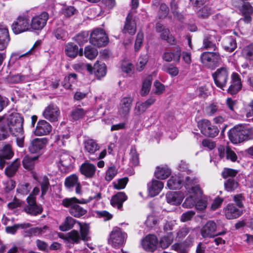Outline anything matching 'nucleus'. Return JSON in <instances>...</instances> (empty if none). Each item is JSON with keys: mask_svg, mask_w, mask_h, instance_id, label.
<instances>
[{"mask_svg": "<svg viewBox=\"0 0 253 253\" xmlns=\"http://www.w3.org/2000/svg\"><path fill=\"white\" fill-rule=\"evenodd\" d=\"M5 121L7 124H0V140L7 138L10 134L16 137L17 145H24L23 119L20 115L16 112L8 113L0 116V122Z\"/></svg>", "mask_w": 253, "mask_h": 253, "instance_id": "obj_1", "label": "nucleus"}, {"mask_svg": "<svg viewBox=\"0 0 253 253\" xmlns=\"http://www.w3.org/2000/svg\"><path fill=\"white\" fill-rule=\"evenodd\" d=\"M198 182V179L193 177L186 178L184 189L186 198L182 204L184 208L191 209L195 207L198 197L202 195V192Z\"/></svg>", "mask_w": 253, "mask_h": 253, "instance_id": "obj_2", "label": "nucleus"}, {"mask_svg": "<svg viewBox=\"0 0 253 253\" xmlns=\"http://www.w3.org/2000/svg\"><path fill=\"white\" fill-rule=\"evenodd\" d=\"M229 138L234 144L240 143L247 139H253V129L246 126H235L229 132Z\"/></svg>", "mask_w": 253, "mask_h": 253, "instance_id": "obj_3", "label": "nucleus"}, {"mask_svg": "<svg viewBox=\"0 0 253 253\" xmlns=\"http://www.w3.org/2000/svg\"><path fill=\"white\" fill-rule=\"evenodd\" d=\"M126 234L118 228H115L110 233L108 243L115 248L122 246L126 239Z\"/></svg>", "mask_w": 253, "mask_h": 253, "instance_id": "obj_4", "label": "nucleus"}, {"mask_svg": "<svg viewBox=\"0 0 253 253\" xmlns=\"http://www.w3.org/2000/svg\"><path fill=\"white\" fill-rule=\"evenodd\" d=\"M12 30L15 34L31 31L30 21L26 16H19L12 25Z\"/></svg>", "mask_w": 253, "mask_h": 253, "instance_id": "obj_5", "label": "nucleus"}, {"mask_svg": "<svg viewBox=\"0 0 253 253\" xmlns=\"http://www.w3.org/2000/svg\"><path fill=\"white\" fill-rule=\"evenodd\" d=\"M229 76V72L226 68L218 69L213 74L212 77L215 85L222 90H224Z\"/></svg>", "mask_w": 253, "mask_h": 253, "instance_id": "obj_6", "label": "nucleus"}, {"mask_svg": "<svg viewBox=\"0 0 253 253\" xmlns=\"http://www.w3.org/2000/svg\"><path fill=\"white\" fill-rule=\"evenodd\" d=\"M90 42L97 47L105 46L108 42V38L104 31L96 29L90 35Z\"/></svg>", "mask_w": 253, "mask_h": 253, "instance_id": "obj_7", "label": "nucleus"}, {"mask_svg": "<svg viewBox=\"0 0 253 253\" xmlns=\"http://www.w3.org/2000/svg\"><path fill=\"white\" fill-rule=\"evenodd\" d=\"M201 60L205 66L213 68L220 61V57L216 52H206L201 55Z\"/></svg>", "mask_w": 253, "mask_h": 253, "instance_id": "obj_8", "label": "nucleus"}, {"mask_svg": "<svg viewBox=\"0 0 253 253\" xmlns=\"http://www.w3.org/2000/svg\"><path fill=\"white\" fill-rule=\"evenodd\" d=\"M198 127L205 136L213 137L218 133V128L211 125L208 120H202L198 123Z\"/></svg>", "mask_w": 253, "mask_h": 253, "instance_id": "obj_9", "label": "nucleus"}, {"mask_svg": "<svg viewBox=\"0 0 253 253\" xmlns=\"http://www.w3.org/2000/svg\"><path fill=\"white\" fill-rule=\"evenodd\" d=\"M42 115L45 119L50 122H57L60 117V111L57 105L51 104L45 108Z\"/></svg>", "mask_w": 253, "mask_h": 253, "instance_id": "obj_10", "label": "nucleus"}, {"mask_svg": "<svg viewBox=\"0 0 253 253\" xmlns=\"http://www.w3.org/2000/svg\"><path fill=\"white\" fill-rule=\"evenodd\" d=\"M48 19V14L45 12H43L40 15L33 17L30 22L31 31H40L46 25Z\"/></svg>", "mask_w": 253, "mask_h": 253, "instance_id": "obj_11", "label": "nucleus"}, {"mask_svg": "<svg viewBox=\"0 0 253 253\" xmlns=\"http://www.w3.org/2000/svg\"><path fill=\"white\" fill-rule=\"evenodd\" d=\"M235 6L240 7L242 5L241 11L244 16V20L246 23H249L251 19V15L253 12V8L250 3L246 0H232Z\"/></svg>", "mask_w": 253, "mask_h": 253, "instance_id": "obj_12", "label": "nucleus"}, {"mask_svg": "<svg viewBox=\"0 0 253 253\" xmlns=\"http://www.w3.org/2000/svg\"><path fill=\"white\" fill-rule=\"evenodd\" d=\"M217 226L213 220L208 221L201 228V234L204 238H211L215 236Z\"/></svg>", "mask_w": 253, "mask_h": 253, "instance_id": "obj_13", "label": "nucleus"}, {"mask_svg": "<svg viewBox=\"0 0 253 253\" xmlns=\"http://www.w3.org/2000/svg\"><path fill=\"white\" fill-rule=\"evenodd\" d=\"M28 206L24 208L25 211L31 215H37L42 213V208L38 205L33 195L29 196L27 199Z\"/></svg>", "mask_w": 253, "mask_h": 253, "instance_id": "obj_14", "label": "nucleus"}, {"mask_svg": "<svg viewBox=\"0 0 253 253\" xmlns=\"http://www.w3.org/2000/svg\"><path fill=\"white\" fill-rule=\"evenodd\" d=\"M184 190V189H182L180 191L168 192L166 194L167 203L171 205H179L185 197Z\"/></svg>", "mask_w": 253, "mask_h": 253, "instance_id": "obj_15", "label": "nucleus"}, {"mask_svg": "<svg viewBox=\"0 0 253 253\" xmlns=\"http://www.w3.org/2000/svg\"><path fill=\"white\" fill-rule=\"evenodd\" d=\"M85 66L89 72L92 73L93 71L98 78L104 77L106 74V66L103 62L97 61L93 67L88 64H86Z\"/></svg>", "mask_w": 253, "mask_h": 253, "instance_id": "obj_16", "label": "nucleus"}, {"mask_svg": "<svg viewBox=\"0 0 253 253\" xmlns=\"http://www.w3.org/2000/svg\"><path fill=\"white\" fill-rule=\"evenodd\" d=\"M158 239L154 235L146 236L141 242L143 249L148 252H153L156 249Z\"/></svg>", "mask_w": 253, "mask_h": 253, "instance_id": "obj_17", "label": "nucleus"}, {"mask_svg": "<svg viewBox=\"0 0 253 253\" xmlns=\"http://www.w3.org/2000/svg\"><path fill=\"white\" fill-rule=\"evenodd\" d=\"M52 130V126L50 124L45 120H40L34 130V134L37 136L46 135L48 134Z\"/></svg>", "mask_w": 253, "mask_h": 253, "instance_id": "obj_18", "label": "nucleus"}, {"mask_svg": "<svg viewBox=\"0 0 253 253\" xmlns=\"http://www.w3.org/2000/svg\"><path fill=\"white\" fill-rule=\"evenodd\" d=\"M156 29L157 32L161 33L160 37L162 39L166 41L171 44L176 43L175 39L172 35L170 34L169 30L165 28L162 24L158 23L156 26Z\"/></svg>", "mask_w": 253, "mask_h": 253, "instance_id": "obj_19", "label": "nucleus"}, {"mask_svg": "<svg viewBox=\"0 0 253 253\" xmlns=\"http://www.w3.org/2000/svg\"><path fill=\"white\" fill-rule=\"evenodd\" d=\"M242 84L241 79L238 74L233 73L231 75V84L228 91L232 95L235 94L242 88Z\"/></svg>", "mask_w": 253, "mask_h": 253, "instance_id": "obj_20", "label": "nucleus"}, {"mask_svg": "<svg viewBox=\"0 0 253 253\" xmlns=\"http://www.w3.org/2000/svg\"><path fill=\"white\" fill-rule=\"evenodd\" d=\"M164 183L158 179H153L148 184V190L149 196L153 197L158 195L164 188Z\"/></svg>", "mask_w": 253, "mask_h": 253, "instance_id": "obj_21", "label": "nucleus"}, {"mask_svg": "<svg viewBox=\"0 0 253 253\" xmlns=\"http://www.w3.org/2000/svg\"><path fill=\"white\" fill-rule=\"evenodd\" d=\"M46 143L45 138H35L31 142L29 147V151L32 153H40L45 147Z\"/></svg>", "mask_w": 253, "mask_h": 253, "instance_id": "obj_22", "label": "nucleus"}, {"mask_svg": "<svg viewBox=\"0 0 253 253\" xmlns=\"http://www.w3.org/2000/svg\"><path fill=\"white\" fill-rule=\"evenodd\" d=\"M171 174V169L166 165H161L156 168L154 176L160 180L168 178Z\"/></svg>", "mask_w": 253, "mask_h": 253, "instance_id": "obj_23", "label": "nucleus"}, {"mask_svg": "<svg viewBox=\"0 0 253 253\" xmlns=\"http://www.w3.org/2000/svg\"><path fill=\"white\" fill-rule=\"evenodd\" d=\"M188 177L187 176V177ZM187 177L185 178V179ZM183 180V177H182L180 174L172 175L168 180L167 186L169 189L174 190L178 189L181 188L182 185H183L184 186L185 182L182 184ZM183 189H184V187Z\"/></svg>", "mask_w": 253, "mask_h": 253, "instance_id": "obj_24", "label": "nucleus"}, {"mask_svg": "<svg viewBox=\"0 0 253 253\" xmlns=\"http://www.w3.org/2000/svg\"><path fill=\"white\" fill-rule=\"evenodd\" d=\"M132 98L131 97L123 98L118 107V113L121 116H126L128 114L131 108Z\"/></svg>", "mask_w": 253, "mask_h": 253, "instance_id": "obj_25", "label": "nucleus"}, {"mask_svg": "<svg viewBox=\"0 0 253 253\" xmlns=\"http://www.w3.org/2000/svg\"><path fill=\"white\" fill-rule=\"evenodd\" d=\"M65 185L69 189L75 187L76 193L78 194L82 193L81 186L78 181V177L76 175L73 174L67 177L65 181Z\"/></svg>", "mask_w": 253, "mask_h": 253, "instance_id": "obj_26", "label": "nucleus"}, {"mask_svg": "<svg viewBox=\"0 0 253 253\" xmlns=\"http://www.w3.org/2000/svg\"><path fill=\"white\" fill-rule=\"evenodd\" d=\"M13 156L11 147L9 144L5 145L0 151V168L3 169L5 164V159H10Z\"/></svg>", "mask_w": 253, "mask_h": 253, "instance_id": "obj_27", "label": "nucleus"}, {"mask_svg": "<svg viewBox=\"0 0 253 253\" xmlns=\"http://www.w3.org/2000/svg\"><path fill=\"white\" fill-rule=\"evenodd\" d=\"M136 26L135 21L133 19L131 13H129L127 15L125 25L123 32L124 33H128L133 35L136 32Z\"/></svg>", "mask_w": 253, "mask_h": 253, "instance_id": "obj_28", "label": "nucleus"}, {"mask_svg": "<svg viewBox=\"0 0 253 253\" xmlns=\"http://www.w3.org/2000/svg\"><path fill=\"white\" fill-rule=\"evenodd\" d=\"M181 49L179 47H176L173 51H166L163 55V58L167 62L173 61L179 62L181 56Z\"/></svg>", "mask_w": 253, "mask_h": 253, "instance_id": "obj_29", "label": "nucleus"}, {"mask_svg": "<svg viewBox=\"0 0 253 253\" xmlns=\"http://www.w3.org/2000/svg\"><path fill=\"white\" fill-rule=\"evenodd\" d=\"M225 217L228 219H235L242 214L241 210L238 209L233 204H228L224 209Z\"/></svg>", "mask_w": 253, "mask_h": 253, "instance_id": "obj_30", "label": "nucleus"}, {"mask_svg": "<svg viewBox=\"0 0 253 253\" xmlns=\"http://www.w3.org/2000/svg\"><path fill=\"white\" fill-rule=\"evenodd\" d=\"M9 41V33L6 26L0 25V50L6 48Z\"/></svg>", "mask_w": 253, "mask_h": 253, "instance_id": "obj_31", "label": "nucleus"}, {"mask_svg": "<svg viewBox=\"0 0 253 253\" xmlns=\"http://www.w3.org/2000/svg\"><path fill=\"white\" fill-rule=\"evenodd\" d=\"M127 199V196L124 192H118L111 199V204L118 209H121L123 203Z\"/></svg>", "mask_w": 253, "mask_h": 253, "instance_id": "obj_32", "label": "nucleus"}, {"mask_svg": "<svg viewBox=\"0 0 253 253\" xmlns=\"http://www.w3.org/2000/svg\"><path fill=\"white\" fill-rule=\"evenodd\" d=\"M219 156L221 159L226 157L227 159H230L233 162L236 161L237 157L235 153L229 148H225L223 146H220L218 148Z\"/></svg>", "mask_w": 253, "mask_h": 253, "instance_id": "obj_33", "label": "nucleus"}, {"mask_svg": "<svg viewBox=\"0 0 253 253\" xmlns=\"http://www.w3.org/2000/svg\"><path fill=\"white\" fill-rule=\"evenodd\" d=\"M70 137L69 130L67 128H59L57 134L55 136V142L59 146L65 144V141Z\"/></svg>", "mask_w": 253, "mask_h": 253, "instance_id": "obj_34", "label": "nucleus"}, {"mask_svg": "<svg viewBox=\"0 0 253 253\" xmlns=\"http://www.w3.org/2000/svg\"><path fill=\"white\" fill-rule=\"evenodd\" d=\"M65 52L68 57L72 58H75L78 53L80 55H83L82 52H79L78 46L76 44L72 42L68 43L65 45Z\"/></svg>", "mask_w": 253, "mask_h": 253, "instance_id": "obj_35", "label": "nucleus"}, {"mask_svg": "<svg viewBox=\"0 0 253 253\" xmlns=\"http://www.w3.org/2000/svg\"><path fill=\"white\" fill-rule=\"evenodd\" d=\"M80 170L82 174L87 177L90 178L95 173V167L91 164L86 163L82 164Z\"/></svg>", "mask_w": 253, "mask_h": 253, "instance_id": "obj_36", "label": "nucleus"}, {"mask_svg": "<svg viewBox=\"0 0 253 253\" xmlns=\"http://www.w3.org/2000/svg\"><path fill=\"white\" fill-rule=\"evenodd\" d=\"M33 177L41 185L42 195L45 194L49 187V179L46 175H41L39 176L37 174H34Z\"/></svg>", "mask_w": 253, "mask_h": 253, "instance_id": "obj_37", "label": "nucleus"}, {"mask_svg": "<svg viewBox=\"0 0 253 253\" xmlns=\"http://www.w3.org/2000/svg\"><path fill=\"white\" fill-rule=\"evenodd\" d=\"M86 200L84 199L79 200L75 197L70 198H65L62 200L63 205L66 207L69 208L70 210L75 207L79 204H85Z\"/></svg>", "mask_w": 253, "mask_h": 253, "instance_id": "obj_38", "label": "nucleus"}, {"mask_svg": "<svg viewBox=\"0 0 253 253\" xmlns=\"http://www.w3.org/2000/svg\"><path fill=\"white\" fill-rule=\"evenodd\" d=\"M20 165V162L16 159L12 164L9 165L5 169V173L8 177L13 176L17 172Z\"/></svg>", "mask_w": 253, "mask_h": 253, "instance_id": "obj_39", "label": "nucleus"}, {"mask_svg": "<svg viewBox=\"0 0 253 253\" xmlns=\"http://www.w3.org/2000/svg\"><path fill=\"white\" fill-rule=\"evenodd\" d=\"M223 47L227 51H233L237 47L235 40L231 37L225 39L223 42Z\"/></svg>", "mask_w": 253, "mask_h": 253, "instance_id": "obj_40", "label": "nucleus"}, {"mask_svg": "<svg viewBox=\"0 0 253 253\" xmlns=\"http://www.w3.org/2000/svg\"><path fill=\"white\" fill-rule=\"evenodd\" d=\"M84 148L86 151L90 154L94 153L99 150V146L93 139H87L84 142Z\"/></svg>", "mask_w": 253, "mask_h": 253, "instance_id": "obj_41", "label": "nucleus"}, {"mask_svg": "<svg viewBox=\"0 0 253 253\" xmlns=\"http://www.w3.org/2000/svg\"><path fill=\"white\" fill-rule=\"evenodd\" d=\"M209 198L206 196H202L200 198L198 197L195 208L199 211H204L207 208Z\"/></svg>", "mask_w": 253, "mask_h": 253, "instance_id": "obj_42", "label": "nucleus"}, {"mask_svg": "<svg viewBox=\"0 0 253 253\" xmlns=\"http://www.w3.org/2000/svg\"><path fill=\"white\" fill-rule=\"evenodd\" d=\"M64 238L73 243H78L82 239L78 231L75 230L67 233L65 235Z\"/></svg>", "mask_w": 253, "mask_h": 253, "instance_id": "obj_43", "label": "nucleus"}, {"mask_svg": "<svg viewBox=\"0 0 253 253\" xmlns=\"http://www.w3.org/2000/svg\"><path fill=\"white\" fill-rule=\"evenodd\" d=\"M59 162L60 164V165L59 166V168L62 170L61 167H64V170H65L71 163L70 156L66 153H63L60 155Z\"/></svg>", "mask_w": 253, "mask_h": 253, "instance_id": "obj_44", "label": "nucleus"}, {"mask_svg": "<svg viewBox=\"0 0 253 253\" xmlns=\"http://www.w3.org/2000/svg\"><path fill=\"white\" fill-rule=\"evenodd\" d=\"M152 80V77L149 76L144 80L141 90L142 95L145 96L149 92L151 86Z\"/></svg>", "mask_w": 253, "mask_h": 253, "instance_id": "obj_45", "label": "nucleus"}, {"mask_svg": "<svg viewBox=\"0 0 253 253\" xmlns=\"http://www.w3.org/2000/svg\"><path fill=\"white\" fill-rule=\"evenodd\" d=\"M148 61V56L147 54L141 55L136 64V69L141 72L143 70Z\"/></svg>", "mask_w": 253, "mask_h": 253, "instance_id": "obj_46", "label": "nucleus"}, {"mask_svg": "<svg viewBox=\"0 0 253 253\" xmlns=\"http://www.w3.org/2000/svg\"><path fill=\"white\" fill-rule=\"evenodd\" d=\"M133 69V65L129 59H125L123 61L121 65V69L123 72L130 75L132 73Z\"/></svg>", "mask_w": 253, "mask_h": 253, "instance_id": "obj_47", "label": "nucleus"}, {"mask_svg": "<svg viewBox=\"0 0 253 253\" xmlns=\"http://www.w3.org/2000/svg\"><path fill=\"white\" fill-rule=\"evenodd\" d=\"M77 223L80 226V232H81V237L82 240L84 241H87L89 238V225L86 223L82 224L81 223L78 222Z\"/></svg>", "mask_w": 253, "mask_h": 253, "instance_id": "obj_48", "label": "nucleus"}, {"mask_svg": "<svg viewBox=\"0 0 253 253\" xmlns=\"http://www.w3.org/2000/svg\"><path fill=\"white\" fill-rule=\"evenodd\" d=\"M30 224L28 223H24L21 224H15L12 226H7L6 227V231L8 233L14 234L19 228L26 229L30 226Z\"/></svg>", "mask_w": 253, "mask_h": 253, "instance_id": "obj_49", "label": "nucleus"}, {"mask_svg": "<svg viewBox=\"0 0 253 253\" xmlns=\"http://www.w3.org/2000/svg\"><path fill=\"white\" fill-rule=\"evenodd\" d=\"M75 220L71 217H67L65 221L59 226L61 231H65L70 229L75 224Z\"/></svg>", "mask_w": 253, "mask_h": 253, "instance_id": "obj_50", "label": "nucleus"}, {"mask_svg": "<svg viewBox=\"0 0 253 253\" xmlns=\"http://www.w3.org/2000/svg\"><path fill=\"white\" fill-rule=\"evenodd\" d=\"M38 157H30L28 156H25L23 160V166L27 169H32L34 166L35 162Z\"/></svg>", "mask_w": 253, "mask_h": 253, "instance_id": "obj_51", "label": "nucleus"}, {"mask_svg": "<svg viewBox=\"0 0 253 253\" xmlns=\"http://www.w3.org/2000/svg\"><path fill=\"white\" fill-rule=\"evenodd\" d=\"M87 211L79 204L75 207L70 210V213L75 217H80L86 213Z\"/></svg>", "mask_w": 253, "mask_h": 253, "instance_id": "obj_52", "label": "nucleus"}, {"mask_svg": "<svg viewBox=\"0 0 253 253\" xmlns=\"http://www.w3.org/2000/svg\"><path fill=\"white\" fill-rule=\"evenodd\" d=\"M86 112L83 108L77 107L73 110L71 117L74 120H78L83 118Z\"/></svg>", "mask_w": 253, "mask_h": 253, "instance_id": "obj_53", "label": "nucleus"}, {"mask_svg": "<svg viewBox=\"0 0 253 253\" xmlns=\"http://www.w3.org/2000/svg\"><path fill=\"white\" fill-rule=\"evenodd\" d=\"M97 54V50L91 46H87L85 48L84 55L87 58L90 60L93 59Z\"/></svg>", "mask_w": 253, "mask_h": 253, "instance_id": "obj_54", "label": "nucleus"}, {"mask_svg": "<svg viewBox=\"0 0 253 253\" xmlns=\"http://www.w3.org/2000/svg\"><path fill=\"white\" fill-rule=\"evenodd\" d=\"M173 238L174 236L171 233H169L167 236H165L162 238L160 242L161 247L163 249H165L169 247L173 241Z\"/></svg>", "mask_w": 253, "mask_h": 253, "instance_id": "obj_55", "label": "nucleus"}, {"mask_svg": "<svg viewBox=\"0 0 253 253\" xmlns=\"http://www.w3.org/2000/svg\"><path fill=\"white\" fill-rule=\"evenodd\" d=\"M128 181L127 177L119 179L113 182L114 188L117 190L123 189L126 187Z\"/></svg>", "mask_w": 253, "mask_h": 253, "instance_id": "obj_56", "label": "nucleus"}, {"mask_svg": "<svg viewBox=\"0 0 253 253\" xmlns=\"http://www.w3.org/2000/svg\"><path fill=\"white\" fill-rule=\"evenodd\" d=\"M77 79V75L73 73L69 75L68 77H65L64 79V87L66 89H71L72 84L76 82Z\"/></svg>", "mask_w": 253, "mask_h": 253, "instance_id": "obj_57", "label": "nucleus"}, {"mask_svg": "<svg viewBox=\"0 0 253 253\" xmlns=\"http://www.w3.org/2000/svg\"><path fill=\"white\" fill-rule=\"evenodd\" d=\"M242 53L247 59L253 60V43L246 46L243 49Z\"/></svg>", "mask_w": 253, "mask_h": 253, "instance_id": "obj_58", "label": "nucleus"}, {"mask_svg": "<svg viewBox=\"0 0 253 253\" xmlns=\"http://www.w3.org/2000/svg\"><path fill=\"white\" fill-rule=\"evenodd\" d=\"M144 39L143 33L139 31L136 36V40L134 43V50L136 52L138 51L141 47Z\"/></svg>", "mask_w": 253, "mask_h": 253, "instance_id": "obj_59", "label": "nucleus"}, {"mask_svg": "<svg viewBox=\"0 0 253 253\" xmlns=\"http://www.w3.org/2000/svg\"><path fill=\"white\" fill-rule=\"evenodd\" d=\"M197 11L198 15L203 18L208 17L212 13V10L208 5L203 6L202 8L197 10Z\"/></svg>", "mask_w": 253, "mask_h": 253, "instance_id": "obj_60", "label": "nucleus"}, {"mask_svg": "<svg viewBox=\"0 0 253 253\" xmlns=\"http://www.w3.org/2000/svg\"><path fill=\"white\" fill-rule=\"evenodd\" d=\"M117 173V169L115 167H109L106 172L105 179L108 181H110L116 175Z\"/></svg>", "mask_w": 253, "mask_h": 253, "instance_id": "obj_61", "label": "nucleus"}, {"mask_svg": "<svg viewBox=\"0 0 253 253\" xmlns=\"http://www.w3.org/2000/svg\"><path fill=\"white\" fill-rule=\"evenodd\" d=\"M225 189L228 191L235 190L238 187V183L232 178H229L224 184Z\"/></svg>", "mask_w": 253, "mask_h": 253, "instance_id": "obj_62", "label": "nucleus"}, {"mask_svg": "<svg viewBox=\"0 0 253 253\" xmlns=\"http://www.w3.org/2000/svg\"><path fill=\"white\" fill-rule=\"evenodd\" d=\"M158 221V218L156 216L150 214L147 216L145 224L148 227L152 228L157 224Z\"/></svg>", "mask_w": 253, "mask_h": 253, "instance_id": "obj_63", "label": "nucleus"}, {"mask_svg": "<svg viewBox=\"0 0 253 253\" xmlns=\"http://www.w3.org/2000/svg\"><path fill=\"white\" fill-rule=\"evenodd\" d=\"M76 9L72 6H64L62 8V12L66 17H70L75 14Z\"/></svg>", "mask_w": 253, "mask_h": 253, "instance_id": "obj_64", "label": "nucleus"}]
</instances>
